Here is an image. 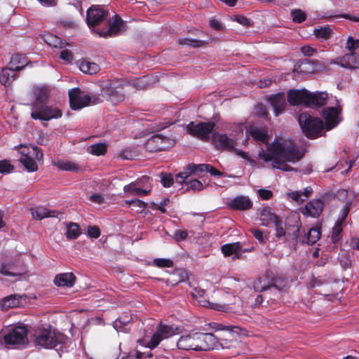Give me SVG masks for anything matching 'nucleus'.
Instances as JSON below:
<instances>
[{
    "mask_svg": "<svg viewBox=\"0 0 359 359\" xmlns=\"http://www.w3.org/2000/svg\"><path fill=\"white\" fill-rule=\"evenodd\" d=\"M150 79L147 76H142L141 78H138L136 80L133 81V83L128 82L130 84V87H133L137 90H142L147 88L149 85Z\"/></svg>",
    "mask_w": 359,
    "mask_h": 359,
    "instance_id": "nucleus-43",
    "label": "nucleus"
},
{
    "mask_svg": "<svg viewBox=\"0 0 359 359\" xmlns=\"http://www.w3.org/2000/svg\"><path fill=\"white\" fill-rule=\"evenodd\" d=\"M0 273L2 275L7 276H22L25 273L22 270H18L16 266L12 263L2 264L0 269Z\"/></svg>",
    "mask_w": 359,
    "mask_h": 359,
    "instance_id": "nucleus-34",
    "label": "nucleus"
},
{
    "mask_svg": "<svg viewBox=\"0 0 359 359\" xmlns=\"http://www.w3.org/2000/svg\"><path fill=\"white\" fill-rule=\"evenodd\" d=\"M250 231L259 242H263L264 241V236L261 230L257 229H250Z\"/></svg>",
    "mask_w": 359,
    "mask_h": 359,
    "instance_id": "nucleus-63",
    "label": "nucleus"
},
{
    "mask_svg": "<svg viewBox=\"0 0 359 359\" xmlns=\"http://www.w3.org/2000/svg\"><path fill=\"white\" fill-rule=\"evenodd\" d=\"M81 233V229L76 223L69 222L67 224L65 236L69 240L76 239Z\"/></svg>",
    "mask_w": 359,
    "mask_h": 359,
    "instance_id": "nucleus-36",
    "label": "nucleus"
},
{
    "mask_svg": "<svg viewBox=\"0 0 359 359\" xmlns=\"http://www.w3.org/2000/svg\"><path fill=\"white\" fill-rule=\"evenodd\" d=\"M14 167L7 160L0 161V172H10L13 170Z\"/></svg>",
    "mask_w": 359,
    "mask_h": 359,
    "instance_id": "nucleus-52",
    "label": "nucleus"
},
{
    "mask_svg": "<svg viewBox=\"0 0 359 359\" xmlns=\"http://www.w3.org/2000/svg\"><path fill=\"white\" fill-rule=\"evenodd\" d=\"M197 351L213 349L217 344V338L211 333L197 332Z\"/></svg>",
    "mask_w": 359,
    "mask_h": 359,
    "instance_id": "nucleus-18",
    "label": "nucleus"
},
{
    "mask_svg": "<svg viewBox=\"0 0 359 359\" xmlns=\"http://www.w3.org/2000/svg\"><path fill=\"white\" fill-rule=\"evenodd\" d=\"M273 224L275 225V227H276V237L280 238L285 236V234H286L285 229H284L283 225V222L280 218H278L277 219V221H276L273 223Z\"/></svg>",
    "mask_w": 359,
    "mask_h": 359,
    "instance_id": "nucleus-48",
    "label": "nucleus"
},
{
    "mask_svg": "<svg viewBox=\"0 0 359 359\" xmlns=\"http://www.w3.org/2000/svg\"><path fill=\"white\" fill-rule=\"evenodd\" d=\"M230 205L234 210H246L252 208V202L248 196H238L231 201Z\"/></svg>",
    "mask_w": 359,
    "mask_h": 359,
    "instance_id": "nucleus-25",
    "label": "nucleus"
},
{
    "mask_svg": "<svg viewBox=\"0 0 359 359\" xmlns=\"http://www.w3.org/2000/svg\"><path fill=\"white\" fill-rule=\"evenodd\" d=\"M248 133L255 141L262 143H268L270 139L267 132L262 128L252 126L249 128Z\"/></svg>",
    "mask_w": 359,
    "mask_h": 359,
    "instance_id": "nucleus-27",
    "label": "nucleus"
},
{
    "mask_svg": "<svg viewBox=\"0 0 359 359\" xmlns=\"http://www.w3.org/2000/svg\"><path fill=\"white\" fill-rule=\"evenodd\" d=\"M339 63L344 67L354 69L359 67V55L351 52L339 58Z\"/></svg>",
    "mask_w": 359,
    "mask_h": 359,
    "instance_id": "nucleus-23",
    "label": "nucleus"
},
{
    "mask_svg": "<svg viewBox=\"0 0 359 359\" xmlns=\"http://www.w3.org/2000/svg\"><path fill=\"white\" fill-rule=\"evenodd\" d=\"M89 199L91 202L97 203V204H102L104 203V201L103 196L100 194H92L90 196Z\"/></svg>",
    "mask_w": 359,
    "mask_h": 359,
    "instance_id": "nucleus-64",
    "label": "nucleus"
},
{
    "mask_svg": "<svg viewBox=\"0 0 359 359\" xmlns=\"http://www.w3.org/2000/svg\"><path fill=\"white\" fill-rule=\"evenodd\" d=\"M324 208V202L321 199H313L308 202L302 213L311 217H318Z\"/></svg>",
    "mask_w": 359,
    "mask_h": 359,
    "instance_id": "nucleus-20",
    "label": "nucleus"
},
{
    "mask_svg": "<svg viewBox=\"0 0 359 359\" xmlns=\"http://www.w3.org/2000/svg\"><path fill=\"white\" fill-rule=\"evenodd\" d=\"M271 277L267 274L259 277L253 283L255 292H261L271 287Z\"/></svg>",
    "mask_w": 359,
    "mask_h": 359,
    "instance_id": "nucleus-28",
    "label": "nucleus"
},
{
    "mask_svg": "<svg viewBox=\"0 0 359 359\" xmlns=\"http://www.w3.org/2000/svg\"><path fill=\"white\" fill-rule=\"evenodd\" d=\"M215 123L212 121L209 122H190L187 126V130L191 135L207 142L209 140V135L213 133Z\"/></svg>",
    "mask_w": 359,
    "mask_h": 359,
    "instance_id": "nucleus-11",
    "label": "nucleus"
},
{
    "mask_svg": "<svg viewBox=\"0 0 359 359\" xmlns=\"http://www.w3.org/2000/svg\"><path fill=\"white\" fill-rule=\"evenodd\" d=\"M174 334L175 331L171 326L160 325L149 341L147 346L154 348L159 344L161 340L168 338Z\"/></svg>",
    "mask_w": 359,
    "mask_h": 359,
    "instance_id": "nucleus-16",
    "label": "nucleus"
},
{
    "mask_svg": "<svg viewBox=\"0 0 359 359\" xmlns=\"http://www.w3.org/2000/svg\"><path fill=\"white\" fill-rule=\"evenodd\" d=\"M60 57L67 62H71L73 60L72 54L68 50H62L60 52Z\"/></svg>",
    "mask_w": 359,
    "mask_h": 359,
    "instance_id": "nucleus-61",
    "label": "nucleus"
},
{
    "mask_svg": "<svg viewBox=\"0 0 359 359\" xmlns=\"http://www.w3.org/2000/svg\"><path fill=\"white\" fill-rule=\"evenodd\" d=\"M292 20L296 23H301L306 20V13L299 9L292 11Z\"/></svg>",
    "mask_w": 359,
    "mask_h": 359,
    "instance_id": "nucleus-46",
    "label": "nucleus"
},
{
    "mask_svg": "<svg viewBox=\"0 0 359 359\" xmlns=\"http://www.w3.org/2000/svg\"><path fill=\"white\" fill-rule=\"evenodd\" d=\"M34 95L35 97L34 102H43L47 100L48 97V90L44 87H36L33 90Z\"/></svg>",
    "mask_w": 359,
    "mask_h": 359,
    "instance_id": "nucleus-42",
    "label": "nucleus"
},
{
    "mask_svg": "<svg viewBox=\"0 0 359 359\" xmlns=\"http://www.w3.org/2000/svg\"><path fill=\"white\" fill-rule=\"evenodd\" d=\"M123 191L131 195L146 196L149 194L150 190L142 189L136 187V183L132 182L124 186Z\"/></svg>",
    "mask_w": 359,
    "mask_h": 359,
    "instance_id": "nucleus-39",
    "label": "nucleus"
},
{
    "mask_svg": "<svg viewBox=\"0 0 359 359\" xmlns=\"http://www.w3.org/2000/svg\"><path fill=\"white\" fill-rule=\"evenodd\" d=\"M222 252L225 257L234 255L236 257H239V254L242 250V245L239 242L228 243L222 246Z\"/></svg>",
    "mask_w": 359,
    "mask_h": 359,
    "instance_id": "nucleus-31",
    "label": "nucleus"
},
{
    "mask_svg": "<svg viewBox=\"0 0 359 359\" xmlns=\"http://www.w3.org/2000/svg\"><path fill=\"white\" fill-rule=\"evenodd\" d=\"M16 73L11 70L8 66L1 69L0 72V83L4 86H8L15 79Z\"/></svg>",
    "mask_w": 359,
    "mask_h": 359,
    "instance_id": "nucleus-30",
    "label": "nucleus"
},
{
    "mask_svg": "<svg viewBox=\"0 0 359 359\" xmlns=\"http://www.w3.org/2000/svg\"><path fill=\"white\" fill-rule=\"evenodd\" d=\"M341 222H338L335 226L332 229V239L334 242H336L338 240V236L342 231Z\"/></svg>",
    "mask_w": 359,
    "mask_h": 359,
    "instance_id": "nucleus-55",
    "label": "nucleus"
},
{
    "mask_svg": "<svg viewBox=\"0 0 359 359\" xmlns=\"http://www.w3.org/2000/svg\"><path fill=\"white\" fill-rule=\"evenodd\" d=\"M301 51L304 55L311 57L317 53V49L310 46H304L302 47Z\"/></svg>",
    "mask_w": 359,
    "mask_h": 359,
    "instance_id": "nucleus-57",
    "label": "nucleus"
},
{
    "mask_svg": "<svg viewBox=\"0 0 359 359\" xmlns=\"http://www.w3.org/2000/svg\"><path fill=\"white\" fill-rule=\"evenodd\" d=\"M208 43V41L194 39L182 38L178 40V44L191 48H198Z\"/></svg>",
    "mask_w": 359,
    "mask_h": 359,
    "instance_id": "nucleus-38",
    "label": "nucleus"
},
{
    "mask_svg": "<svg viewBox=\"0 0 359 359\" xmlns=\"http://www.w3.org/2000/svg\"><path fill=\"white\" fill-rule=\"evenodd\" d=\"M191 295L201 306L219 311L236 312L232 305L236 304L237 302H240L236 296L225 293L220 303H212L206 298L205 291L200 287L194 288Z\"/></svg>",
    "mask_w": 359,
    "mask_h": 359,
    "instance_id": "nucleus-4",
    "label": "nucleus"
},
{
    "mask_svg": "<svg viewBox=\"0 0 359 359\" xmlns=\"http://www.w3.org/2000/svg\"><path fill=\"white\" fill-rule=\"evenodd\" d=\"M62 116V111L57 107L45 104L43 102H34L32 104L31 117L33 119L49 121Z\"/></svg>",
    "mask_w": 359,
    "mask_h": 359,
    "instance_id": "nucleus-9",
    "label": "nucleus"
},
{
    "mask_svg": "<svg viewBox=\"0 0 359 359\" xmlns=\"http://www.w3.org/2000/svg\"><path fill=\"white\" fill-rule=\"evenodd\" d=\"M30 212L34 219L41 220L46 217H55L57 216V212L55 210H50L43 206H38L30 208Z\"/></svg>",
    "mask_w": 359,
    "mask_h": 359,
    "instance_id": "nucleus-24",
    "label": "nucleus"
},
{
    "mask_svg": "<svg viewBox=\"0 0 359 359\" xmlns=\"http://www.w3.org/2000/svg\"><path fill=\"white\" fill-rule=\"evenodd\" d=\"M269 100L273 107L276 116L281 114L285 107V100L283 93H278L275 95L271 96Z\"/></svg>",
    "mask_w": 359,
    "mask_h": 359,
    "instance_id": "nucleus-26",
    "label": "nucleus"
},
{
    "mask_svg": "<svg viewBox=\"0 0 359 359\" xmlns=\"http://www.w3.org/2000/svg\"><path fill=\"white\" fill-rule=\"evenodd\" d=\"M304 156V151L299 150L291 142L283 139H275L269 144L266 149L259 151V157L266 162L271 161L273 168L283 171H291L293 168L286 163L299 161Z\"/></svg>",
    "mask_w": 359,
    "mask_h": 359,
    "instance_id": "nucleus-1",
    "label": "nucleus"
},
{
    "mask_svg": "<svg viewBox=\"0 0 359 359\" xmlns=\"http://www.w3.org/2000/svg\"><path fill=\"white\" fill-rule=\"evenodd\" d=\"M190 171L187 168V170L184 172H180L177 175H176V182L180 183V184H187V182L186 180L191 175Z\"/></svg>",
    "mask_w": 359,
    "mask_h": 359,
    "instance_id": "nucleus-51",
    "label": "nucleus"
},
{
    "mask_svg": "<svg viewBox=\"0 0 359 359\" xmlns=\"http://www.w3.org/2000/svg\"><path fill=\"white\" fill-rule=\"evenodd\" d=\"M154 264L158 267H171L173 262L170 259L158 258L154 259Z\"/></svg>",
    "mask_w": 359,
    "mask_h": 359,
    "instance_id": "nucleus-50",
    "label": "nucleus"
},
{
    "mask_svg": "<svg viewBox=\"0 0 359 359\" xmlns=\"http://www.w3.org/2000/svg\"><path fill=\"white\" fill-rule=\"evenodd\" d=\"M130 86V84L128 81L114 80L103 86L102 95L111 102L117 104L124 100L126 89Z\"/></svg>",
    "mask_w": 359,
    "mask_h": 359,
    "instance_id": "nucleus-7",
    "label": "nucleus"
},
{
    "mask_svg": "<svg viewBox=\"0 0 359 359\" xmlns=\"http://www.w3.org/2000/svg\"><path fill=\"white\" fill-rule=\"evenodd\" d=\"M118 156L120 158L124 160H132L137 156V154L133 149L127 148L120 152Z\"/></svg>",
    "mask_w": 359,
    "mask_h": 359,
    "instance_id": "nucleus-49",
    "label": "nucleus"
},
{
    "mask_svg": "<svg viewBox=\"0 0 359 359\" xmlns=\"http://www.w3.org/2000/svg\"><path fill=\"white\" fill-rule=\"evenodd\" d=\"M107 146L104 143H97L92 144L87 148V151L89 154L100 156L104 155L107 152Z\"/></svg>",
    "mask_w": 359,
    "mask_h": 359,
    "instance_id": "nucleus-41",
    "label": "nucleus"
},
{
    "mask_svg": "<svg viewBox=\"0 0 359 359\" xmlns=\"http://www.w3.org/2000/svg\"><path fill=\"white\" fill-rule=\"evenodd\" d=\"M332 30L330 27H319L313 31V34L316 38L321 41L327 40L330 38Z\"/></svg>",
    "mask_w": 359,
    "mask_h": 359,
    "instance_id": "nucleus-40",
    "label": "nucleus"
},
{
    "mask_svg": "<svg viewBox=\"0 0 359 359\" xmlns=\"http://www.w3.org/2000/svg\"><path fill=\"white\" fill-rule=\"evenodd\" d=\"M323 117L325 120L327 130H330L338 123V110L335 107H327L323 111Z\"/></svg>",
    "mask_w": 359,
    "mask_h": 359,
    "instance_id": "nucleus-22",
    "label": "nucleus"
},
{
    "mask_svg": "<svg viewBox=\"0 0 359 359\" xmlns=\"http://www.w3.org/2000/svg\"><path fill=\"white\" fill-rule=\"evenodd\" d=\"M187 184H188L187 190L201 191L205 188L203 183L196 179L190 180Z\"/></svg>",
    "mask_w": 359,
    "mask_h": 359,
    "instance_id": "nucleus-47",
    "label": "nucleus"
},
{
    "mask_svg": "<svg viewBox=\"0 0 359 359\" xmlns=\"http://www.w3.org/2000/svg\"><path fill=\"white\" fill-rule=\"evenodd\" d=\"M298 121L302 131L309 138H316L321 135V133L324 129L323 120L313 117L308 113L299 114Z\"/></svg>",
    "mask_w": 359,
    "mask_h": 359,
    "instance_id": "nucleus-6",
    "label": "nucleus"
},
{
    "mask_svg": "<svg viewBox=\"0 0 359 359\" xmlns=\"http://www.w3.org/2000/svg\"><path fill=\"white\" fill-rule=\"evenodd\" d=\"M197 332H190L182 335L177 341V347L183 350L197 351Z\"/></svg>",
    "mask_w": 359,
    "mask_h": 359,
    "instance_id": "nucleus-19",
    "label": "nucleus"
},
{
    "mask_svg": "<svg viewBox=\"0 0 359 359\" xmlns=\"http://www.w3.org/2000/svg\"><path fill=\"white\" fill-rule=\"evenodd\" d=\"M27 64L28 62L27 57L17 54L12 56L8 66L11 69V70L18 72L27 66Z\"/></svg>",
    "mask_w": 359,
    "mask_h": 359,
    "instance_id": "nucleus-29",
    "label": "nucleus"
},
{
    "mask_svg": "<svg viewBox=\"0 0 359 359\" xmlns=\"http://www.w3.org/2000/svg\"><path fill=\"white\" fill-rule=\"evenodd\" d=\"M233 20L243 26L250 27L251 25L250 20L243 15H235Z\"/></svg>",
    "mask_w": 359,
    "mask_h": 359,
    "instance_id": "nucleus-56",
    "label": "nucleus"
},
{
    "mask_svg": "<svg viewBox=\"0 0 359 359\" xmlns=\"http://www.w3.org/2000/svg\"><path fill=\"white\" fill-rule=\"evenodd\" d=\"M359 47V40L358 39H353V37L350 36L348 37L346 48L350 50L353 51L355 49H357Z\"/></svg>",
    "mask_w": 359,
    "mask_h": 359,
    "instance_id": "nucleus-53",
    "label": "nucleus"
},
{
    "mask_svg": "<svg viewBox=\"0 0 359 359\" xmlns=\"http://www.w3.org/2000/svg\"><path fill=\"white\" fill-rule=\"evenodd\" d=\"M21 155L20 162L23 165L25 169L33 172L38 170V165L36 161L43 162V154L41 149L38 147L27 146L25 144H20L14 147Z\"/></svg>",
    "mask_w": 359,
    "mask_h": 359,
    "instance_id": "nucleus-5",
    "label": "nucleus"
},
{
    "mask_svg": "<svg viewBox=\"0 0 359 359\" xmlns=\"http://www.w3.org/2000/svg\"><path fill=\"white\" fill-rule=\"evenodd\" d=\"M279 217L271 211L269 207L264 208L260 214L261 224L263 226H269L273 224Z\"/></svg>",
    "mask_w": 359,
    "mask_h": 359,
    "instance_id": "nucleus-33",
    "label": "nucleus"
},
{
    "mask_svg": "<svg viewBox=\"0 0 359 359\" xmlns=\"http://www.w3.org/2000/svg\"><path fill=\"white\" fill-rule=\"evenodd\" d=\"M173 182L174 180L171 174H161V182L165 187H170L173 184Z\"/></svg>",
    "mask_w": 359,
    "mask_h": 359,
    "instance_id": "nucleus-54",
    "label": "nucleus"
},
{
    "mask_svg": "<svg viewBox=\"0 0 359 359\" xmlns=\"http://www.w3.org/2000/svg\"><path fill=\"white\" fill-rule=\"evenodd\" d=\"M26 299L27 297L25 295L18 294H11L0 301V309L1 310H8L22 306L24 304H26Z\"/></svg>",
    "mask_w": 359,
    "mask_h": 359,
    "instance_id": "nucleus-17",
    "label": "nucleus"
},
{
    "mask_svg": "<svg viewBox=\"0 0 359 359\" xmlns=\"http://www.w3.org/2000/svg\"><path fill=\"white\" fill-rule=\"evenodd\" d=\"M33 339L34 345L38 348L55 349L60 355L68 351V337L50 326L36 329Z\"/></svg>",
    "mask_w": 359,
    "mask_h": 359,
    "instance_id": "nucleus-2",
    "label": "nucleus"
},
{
    "mask_svg": "<svg viewBox=\"0 0 359 359\" xmlns=\"http://www.w3.org/2000/svg\"><path fill=\"white\" fill-rule=\"evenodd\" d=\"M320 234L321 233L319 229L311 228L305 235L304 239L302 242L308 245H313L319 240L320 238Z\"/></svg>",
    "mask_w": 359,
    "mask_h": 359,
    "instance_id": "nucleus-37",
    "label": "nucleus"
},
{
    "mask_svg": "<svg viewBox=\"0 0 359 359\" xmlns=\"http://www.w3.org/2000/svg\"><path fill=\"white\" fill-rule=\"evenodd\" d=\"M108 11L97 6H91L86 12V22L89 27L100 25L108 16Z\"/></svg>",
    "mask_w": 359,
    "mask_h": 359,
    "instance_id": "nucleus-15",
    "label": "nucleus"
},
{
    "mask_svg": "<svg viewBox=\"0 0 359 359\" xmlns=\"http://www.w3.org/2000/svg\"><path fill=\"white\" fill-rule=\"evenodd\" d=\"M79 68L85 74H94L97 73L100 68L95 62H91L87 60L80 62Z\"/></svg>",
    "mask_w": 359,
    "mask_h": 359,
    "instance_id": "nucleus-35",
    "label": "nucleus"
},
{
    "mask_svg": "<svg viewBox=\"0 0 359 359\" xmlns=\"http://www.w3.org/2000/svg\"><path fill=\"white\" fill-rule=\"evenodd\" d=\"M327 97L326 93H309L306 90H290L287 93V100L290 104H303L311 108L325 105Z\"/></svg>",
    "mask_w": 359,
    "mask_h": 359,
    "instance_id": "nucleus-3",
    "label": "nucleus"
},
{
    "mask_svg": "<svg viewBox=\"0 0 359 359\" xmlns=\"http://www.w3.org/2000/svg\"><path fill=\"white\" fill-rule=\"evenodd\" d=\"M271 287L276 288L278 291H283L287 286V280L280 277L271 278Z\"/></svg>",
    "mask_w": 359,
    "mask_h": 359,
    "instance_id": "nucleus-44",
    "label": "nucleus"
},
{
    "mask_svg": "<svg viewBox=\"0 0 359 359\" xmlns=\"http://www.w3.org/2000/svg\"><path fill=\"white\" fill-rule=\"evenodd\" d=\"M212 143L217 150L233 151L236 144L235 138L229 137L226 134L213 133Z\"/></svg>",
    "mask_w": 359,
    "mask_h": 359,
    "instance_id": "nucleus-14",
    "label": "nucleus"
},
{
    "mask_svg": "<svg viewBox=\"0 0 359 359\" xmlns=\"http://www.w3.org/2000/svg\"><path fill=\"white\" fill-rule=\"evenodd\" d=\"M257 193L260 198H262L263 200H269L270 199L272 196L273 193L271 191L264 189H260L257 191Z\"/></svg>",
    "mask_w": 359,
    "mask_h": 359,
    "instance_id": "nucleus-59",
    "label": "nucleus"
},
{
    "mask_svg": "<svg viewBox=\"0 0 359 359\" xmlns=\"http://www.w3.org/2000/svg\"><path fill=\"white\" fill-rule=\"evenodd\" d=\"M109 28H103L97 30V33L102 37H114L121 34L126 30V25L124 21L117 15L108 22Z\"/></svg>",
    "mask_w": 359,
    "mask_h": 359,
    "instance_id": "nucleus-13",
    "label": "nucleus"
},
{
    "mask_svg": "<svg viewBox=\"0 0 359 359\" xmlns=\"http://www.w3.org/2000/svg\"><path fill=\"white\" fill-rule=\"evenodd\" d=\"M69 104L73 110L82 109L91 104L101 102L100 97L89 94H84L78 88L69 91Z\"/></svg>",
    "mask_w": 359,
    "mask_h": 359,
    "instance_id": "nucleus-8",
    "label": "nucleus"
},
{
    "mask_svg": "<svg viewBox=\"0 0 359 359\" xmlns=\"http://www.w3.org/2000/svg\"><path fill=\"white\" fill-rule=\"evenodd\" d=\"M76 281V276L72 273H63L56 275L54 283L57 287H72Z\"/></svg>",
    "mask_w": 359,
    "mask_h": 359,
    "instance_id": "nucleus-21",
    "label": "nucleus"
},
{
    "mask_svg": "<svg viewBox=\"0 0 359 359\" xmlns=\"http://www.w3.org/2000/svg\"><path fill=\"white\" fill-rule=\"evenodd\" d=\"M188 234H187V232L184 230H177L175 232V234L173 236V238L176 241H184L187 238Z\"/></svg>",
    "mask_w": 359,
    "mask_h": 359,
    "instance_id": "nucleus-58",
    "label": "nucleus"
},
{
    "mask_svg": "<svg viewBox=\"0 0 359 359\" xmlns=\"http://www.w3.org/2000/svg\"><path fill=\"white\" fill-rule=\"evenodd\" d=\"M130 203H132L133 208L137 209V211H141L146 207L145 203L139 199L131 200Z\"/></svg>",
    "mask_w": 359,
    "mask_h": 359,
    "instance_id": "nucleus-62",
    "label": "nucleus"
},
{
    "mask_svg": "<svg viewBox=\"0 0 359 359\" xmlns=\"http://www.w3.org/2000/svg\"><path fill=\"white\" fill-rule=\"evenodd\" d=\"M54 165L60 170L65 171H72L79 172L82 171V168L77 163L69 161H57Z\"/></svg>",
    "mask_w": 359,
    "mask_h": 359,
    "instance_id": "nucleus-32",
    "label": "nucleus"
},
{
    "mask_svg": "<svg viewBox=\"0 0 359 359\" xmlns=\"http://www.w3.org/2000/svg\"><path fill=\"white\" fill-rule=\"evenodd\" d=\"M175 140L162 134L154 135L147 140L145 149L149 152H156L168 149L175 145Z\"/></svg>",
    "mask_w": 359,
    "mask_h": 359,
    "instance_id": "nucleus-12",
    "label": "nucleus"
},
{
    "mask_svg": "<svg viewBox=\"0 0 359 359\" xmlns=\"http://www.w3.org/2000/svg\"><path fill=\"white\" fill-rule=\"evenodd\" d=\"M339 260L341 266L344 269L349 268L351 265V261L349 258L348 253L345 250H341L339 254Z\"/></svg>",
    "mask_w": 359,
    "mask_h": 359,
    "instance_id": "nucleus-45",
    "label": "nucleus"
},
{
    "mask_svg": "<svg viewBox=\"0 0 359 359\" xmlns=\"http://www.w3.org/2000/svg\"><path fill=\"white\" fill-rule=\"evenodd\" d=\"M27 333L26 326H14L8 329V332L4 336V339L6 344L26 346L29 342Z\"/></svg>",
    "mask_w": 359,
    "mask_h": 359,
    "instance_id": "nucleus-10",
    "label": "nucleus"
},
{
    "mask_svg": "<svg viewBox=\"0 0 359 359\" xmlns=\"http://www.w3.org/2000/svg\"><path fill=\"white\" fill-rule=\"evenodd\" d=\"M88 235L93 238H97L100 236V231L96 226H89L88 229Z\"/></svg>",
    "mask_w": 359,
    "mask_h": 359,
    "instance_id": "nucleus-60",
    "label": "nucleus"
}]
</instances>
